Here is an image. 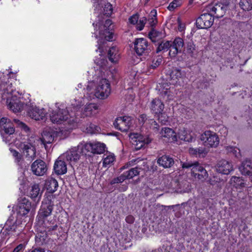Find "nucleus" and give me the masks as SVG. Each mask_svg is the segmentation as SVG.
I'll list each match as a JSON object with an SVG mask.
<instances>
[{"mask_svg":"<svg viewBox=\"0 0 252 252\" xmlns=\"http://www.w3.org/2000/svg\"><path fill=\"white\" fill-rule=\"evenodd\" d=\"M74 101L75 102L74 103L72 102L73 111L70 109L71 111L70 113L68 110L58 109L57 110L53 111L50 114L52 122L56 124L64 123V125H67L66 128L67 130L74 128L77 126L78 122V118L76 117L77 112L81 106V102L79 101L77 102L74 99Z\"/></svg>","mask_w":252,"mask_h":252,"instance_id":"obj_1","label":"nucleus"},{"mask_svg":"<svg viewBox=\"0 0 252 252\" xmlns=\"http://www.w3.org/2000/svg\"><path fill=\"white\" fill-rule=\"evenodd\" d=\"M54 203L51 199H44L40 206L37 216L38 221H41L43 227L47 229L48 231H51L57 229V225L55 224V220H51L50 221L45 220L51 215L54 208Z\"/></svg>","mask_w":252,"mask_h":252,"instance_id":"obj_2","label":"nucleus"},{"mask_svg":"<svg viewBox=\"0 0 252 252\" xmlns=\"http://www.w3.org/2000/svg\"><path fill=\"white\" fill-rule=\"evenodd\" d=\"M94 86V95L99 99H106L111 93L110 84L106 79L99 78L96 84L93 81L88 82L86 89L88 92H91Z\"/></svg>","mask_w":252,"mask_h":252,"instance_id":"obj_3","label":"nucleus"},{"mask_svg":"<svg viewBox=\"0 0 252 252\" xmlns=\"http://www.w3.org/2000/svg\"><path fill=\"white\" fill-rule=\"evenodd\" d=\"M182 166L183 168H190L192 176L200 180L204 181L208 176L207 171L198 162L186 161Z\"/></svg>","mask_w":252,"mask_h":252,"instance_id":"obj_4","label":"nucleus"},{"mask_svg":"<svg viewBox=\"0 0 252 252\" xmlns=\"http://www.w3.org/2000/svg\"><path fill=\"white\" fill-rule=\"evenodd\" d=\"M134 120L129 116H124L117 118L114 122V126L116 128L123 132H126L128 130H132L134 127Z\"/></svg>","mask_w":252,"mask_h":252,"instance_id":"obj_5","label":"nucleus"},{"mask_svg":"<svg viewBox=\"0 0 252 252\" xmlns=\"http://www.w3.org/2000/svg\"><path fill=\"white\" fill-rule=\"evenodd\" d=\"M200 139L205 146L209 148L217 147L220 142L218 135L215 132L210 130L204 132L201 135Z\"/></svg>","mask_w":252,"mask_h":252,"instance_id":"obj_6","label":"nucleus"},{"mask_svg":"<svg viewBox=\"0 0 252 252\" xmlns=\"http://www.w3.org/2000/svg\"><path fill=\"white\" fill-rule=\"evenodd\" d=\"M80 148H83L86 155L88 152L93 154H101L105 151V145L99 142L81 143Z\"/></svg>","mask_w":252,"mask_h":252,"instance_id":"obj_7","label":"nucleus"},{"mask_svg":"<svg viewBox=\"0 0 252 252\" xmlns=\"http://www.w3.org/2000/svg\"><path fill=\"white\" fill-rule=\"evenodd\" d=\"M112 24V22L111 20L108 19L106 20L103 26L104 31L101 30L99 32V36L101 39H99L98 41V49L99 50L100 52H102L101 45L102 43L101 40L104 39L105 40L108 41H110L113 40V34L112 32L113 28L111 27Z\"/></svg>","mask_w":252,"mask_h":252,"instance_id":"obj_8","label":"nucleus"},{"mask_svg":"<svg viewBox=\"0 0 252 252\" xmlns=\"http://www.w3.org/2000/svg\"><path fill=\"white\" fill-rule=\"evenodd\" d=\"M81 155H86L83 148H80V144L77 147L71 148L67 151L64 156L66 160L72 165L76 163L80 158Z\"/></svg>","mask_w":252,"mask_h":252,"instance_id":"obj_9","label":"nucleus"},{"mask_svg":"<svg viewBox=\"0 0 252 252\" xmlns=\"http://www.w3.org/2000/svg\"><path fill=\"white\" fill-rule=\"evenodd\" d=\"M0 94H1V97L3 101L9 99L14 95H22L18 91H16L13 88L12 83L8 81L7 82L0 84Z\"/></svg>","mask_w":252,"mask_h":252,"instance_id":"obj_10","label":"nucleus"},{"mask_svg":"<svg viewBox=\"0 0 252 252\" xmlns=\"http://www.w3.org/2000/svg\"><path fill=\"white\" fill-rule=\"evenodd\" d=\"M134 49L138 55H146L150 51L148 42L144 38H136L134 42Z\"/></svg>","mask_w":252,"mask_h":252,"instance_id":"obj_11","label":"nucleus"},{"mask_svg":"<svg viewBox=\"0 0 252 252\" xmlns=\"http://www.w3.org/2000/svg\"><path fill=\"white\" fill-rule=\"evenodd\" d=\"M19 147L27 160L31 161L35 158L36 149L32 144L28 142L21 143Z\"/></svg>","mask_w":252,"mask_h":252,"instance_id":"obj_12","label":"nucleus"},{"mask_svg":"<svg viewBox=\"0 0 252 252\" xmlns=\"http://www.w3.org/2000/svg\"><path fill=\"white\" fill-rule=\"evenodd\" d=\"M20 95L14 94L11 98L5 100L8 108L14 113L21 111L24 106V103L20 100Z\"/></svg>","mask_w":252,"mask_h":252,"instance_id":"obj_13","label":"nucleus"},{"mask_svg":"<svg viewBox=\"0 0 252 252\" xmlns=\"http://www.w3.org/2000/svg\"><path fill=\"white\" fill-rule=\"evenodd\" d=\"M214 18L210 13L201 14L196 20V27L198 29H208L212 26Z\"/></svg>","mask_w":252,"mask_h":252,"instance_id":"obj_14","label":"nucleus"},{"mask_svg":"<svg viewBox=\"0 0 252 252\" xmlns=\"http://www.w3.org/2000/svg\"><path fill=\"white\" fill-rule=\"evenodd\" d=\"M31 209V203L26 197L18 199V204L16 207V212L18 215L25 216L27 215Z\"/></svg>","mask_w":252,"mask_h":252,"instance_id":"obj_15","label":"nucleus"},{"mask_svg":"<svg viewBox=\"0 0 252 252\" xmlns=\"http://www.w3.org/2000/svg\"><path fill=\"white\" fill-rule=\"evenodd\" d=\"M217 171L222 174L228 175L233 171V166L231 162L225 159L218 161L217 165Z\"/></svg>","mask_w":252,"mask_h":252,"instance_id":"obj_16","label":"nucleus"},{"mask_svg":"<svg viewBox=\"0 0 252 252\" xmlns=\"http://www.w3.org/2000/svg\"><path fill=\"white\" fill-rule=\"evenodd\" d=\"M33 173L37 176H42L47 171V168L44 161L40 159L34 161L31 165Z\"/></svg>","mask_w":252,"mask_h":252,"instance_id":"obj_17","label":"nucleus"},{"mask_svg":"<svg viewBox=\"0 0 252 252\" xmlns=\"http://www.w3.org/2000/svg\"><path fill=\"white\" fill-rule=\"evenodd\" d=\"M160 137L163 140L174 142L177 141V136L175 131L171 128L169 127H162L159 132Z\"/></svg>","mask_w":252,"mask_h":252,"instance_id":"obj_18","label":"nucleus"},{"mask_svg":"<svg viewBox=\"0 0 252 252\" xmlns=\"http://www.w3.org/2000/svg\"><path fill=\"white\" fill-rule=\"evenodd\" d=\"M0 127L6 134L11 135L15 132V128L12 122L7 118L3 117L0 119Z\"/></svg>","mask_w":252,"mask_h":252,"instance_id":"obj_19","label":"nucleus"},{"mask_svg":"<svg viewBox=\"0 0 252 252\" xmlns=\"http://www.w3.org/2000/svg\"><path fill=\"white\" fill-rule=\"evenodd\" d=\"M184 41L179 37H176L171 43L169 54L171 57H175L181 50L184 46Z\"/></svg>","mask_w":252,"mask_h":252,"instance_id":"obj_20","label":"nucleus"},{"mask_svg":"<svg viewBox=\"0 0 252 252\" xmlns=\"http://www.w3.org/2000/svg\"><path fill=\"white\" fill-rule=\"evenodd\" d=\"M57 134L53 130H44L42 134V137L40 138L42 144L44 145L45 148H48L47 144H51L54 140Z\"/></svg>","mask_w":252,"mask_h":252,"instance_id":"obj_21","label":"nucleus"},{"mask_svg":"<svg viewBox=\"0 0 252 252\" xmlns=\"http://www.w3.org/2000/svg\"><path fill=\"white\" fill-rule=\"evenodd\" d=\"M133 136V138H135V140L133 142L135 143H133L135 145V148L136 150H140L143 147L145 144L147 145L151 141V139L147 137L139 136L137 133H133L130 136ZM133 139V137H131Z\"/></svg>","mask_w":252,"mask_h":252,"instance_id":"obj_22","label":"nucleus"},{"mask_svg":"<svg viewBox=\"0 0 252 252\" xmlns=\"http://www.w3.org/2000/svg\"><path fill=\"white\" fill-rule=\"evenodd\" d=\"M208 9H209L210 14H212V16L214 18H221L225 13L223 6L219 3L214 5L210 6Z\"/></svg>","mask_w":252,"mask_h":252,"instance_id":"obj_23","label":"nucleus"},{"mask_svg":"<svg viewBox=\"0 0 252 252\" xmlns=\"http://www.w3.org/2000/svg\"><path fill=\"white\" fill-rule=\"evenodd\" d=\"M178 136L180 139L188 142H192L195 137L194 134L192 133V131L187 128L180 129Z\"/></svg>","mask_w":252,"mask_h":252,"instance_id":"obj_24","label":"nucleus"},{"mask_svg":"<svg viewBox=\"0 0 252 252\" xmlns=\"http://www.w3.org/2000/svg\"><path fill=\"white\" fill-rule=\"evenodd\" d=\"M46 111L44 109H40L38 107H33L29 111L30 117L36 121L43 120L45 117Z\"/></svg>","mask_w":252,"mask_h":252,"instance_id":"obj_25","label":"nucleus"},{"mask_svg":"<svg viewBox=\"0 0 252 252\" xmlns=\"http://www.w3.org/2000/svg\"><path fill=\"white\" fill-rule=\"evenodd\" d=\"M42 192L43 191L41 190L39 185L34 184L32 186L29 194L32 199L38 202L41 199Z\"/></svg>","mask_w":252,"mask_h":252,"instance_id":"obj_26","label":"nucleus"},{"mask_svg":"<svg viewBox=\"0 0 252 252\" xmlns=\"http://www.w3.org/2000/svg\"><path fill=\"white\" fill-rule=\"evenodd\" d=\"M157 163L159 166L167 168L171 167L174 164V161L169 156L164 155L158 158Z\"/></svg>","mask_w":252,"mask_h":252,"instance_id":"obj_27","label":"nucleus"},{"mask_svg":"<svg viewBox=\"0 0 252 252\" xmlns=\"http://www.w3.org/2000/svg\"><path fill=\"white\" fill-rule=\"evenodd\" d=\"M150 108L153 113L158 114L163 111L164 105L160 99L155 98L151 102Z\"/></svg>","mask_w":252,"mask_h":252,"instance_id":"obj_28","label":"nucleus"},{"mask_svg":"<svg viewBox=\"0 0 252 252\" xmlns=\"http://www.w3.org/2000/svg\"><path fill=\"white\" fill-rule=\"evenodd\" d=\"M54 169L58 175L64 174L67 171L66 164L64 161L58 159L55 162Z\"/></svg>","mask_w":252,"mask_h":252,"instance_id":"obj_29","label":"nucleus"},{"mask_svg":"<svg viewBox=\"0 0 252 252\" xmlns=\"http://www.w3.org/2000/svg\"><path fill=\"white\" fill-rule=\"evenodd\" d=\"M120 53L118 48L116 46L110 48L108 52V57L109 61L112 63H117L120 59Z\"/></svg>","mask_w":252,"mask_h":252,"instance_id":"obj_30","label":"nucleus"},{"mask_svg":"<svg viewBox=\"0 0 252 252\" xmlns=\"http://www.w3.org/2000/svg\"><path fill=\"white\" fill-rule=\"evenodd\" d=\"M185 76V73L182 72L181 70L178 69H174L170 72V84L175 85L177 83L180 79Z\"/></svg>","mask_w":252,"mask_h":252,"instance_id":"obj_31","label":"nucleus"},{"mask_svg":"<svg viewBox=\"0 0 252 252\" xmlns=\"http://www.w3.org/2000/svg\"><path fill=\"white\" fill-rule=\"evenodd\" d=\"M98 106L95 103H89L85 107L83 116H91L97 112Z\"/></svg>","mask_w":252,"mask_h":252,"instance_id":"obj_32","label":"nucleus"},{"mask_svg":"<svg viewBox=\"0 0 252 252\" xmlns=\"http://www.w3.org/2000/svg\"><path fill=\"white\" fill-rule=\"evenodd\" d=\"M251 169H252V162L248 159L244 161L239 167L240 172L245 175H251L252 174V172L250 170Z\"/></svg>","mask_w":252,"mask_h":252,"instance_id":"obj_33","label":"nucleus"},{"mask_svg":"<svg viewBox=\"0 0 252 252\" xmlns=\"http://www.w3.org/2000/svg\"><path fill=\"white\" fill-rule=\"evenodd\" d=\"M149 37L152 42L156 43L160 41L164 37V35L161 32L152 29L149 33Z\"/></svg>","mask_w":252,"mask_h":252,"instance_id":"obj_34","label":"nucleus"},{"mask_svg":"<svg viewBox=\"0 0 252 252\" xmlns=\"http://www.w3.org/2000/svg\"><path fill=\"white\" fill-rule=\"evenodd\" d=\"M45 187L49 192H54L57 189L58 183L56 180L53 178H49L46 181Z\"/></svg>","mask_w":252,"mask_h":252,"instance_id":"obj_35","label":"nucleus"},{"mask_svg":"<svg viewBox=\"0 0 252 252\" xmlns=\"http://www.w3.org/2000/svg\"><path fill=\"white\" fill-rule=\"evenodd\" d=\"M140 169H141L140 168L136 166L134 168L130 169L128 171L124 172V174L126 177V179H132L134 176L139 175L140 173Z\"/></svg>","mask_w":252,"mask_h":252,"instance_id":"obj_36","label":"nucleus"},{"mask_svg":"<svg viewBox=\"0 0 252 252\" xmlns=\"http://www.w3.org/2000/svg\"><path fill=\"white\" fill-rule=\"evenodd\" d=\"M35 242L39 245H43L48 242V237L46 233H38L35 237Z\"/></svg>","mask_w":252,"mask_h":252,"instance_id":"obj_37","label":"nucleus"},{"mask_svg":"<svg viewBox=\"0 0 252 252\" xmlns=\"http://www.w3.org/2000/svg\"><path fill=\"white\" fill-rule=\"evenodd\" d=\"M187 52L192 57H195L197 55L198 51L193 42L190 41L187 43Z\"/></svg>","mask_w":252,"mask_h":252,"instance_id":"obj_38","label":"nucleus"},{"mask_svg":"<svg viewBox=\"0 0 252 252\" xmlns=\"http://www.w3.org/2000/svg\"><path fill=\"white\" fill-rule=\"evenodd\" d=\"M157 11L155 9L152 10L148 17V19L147 20L148 24L150 27H154L157 23L158 21L157 19Z\"/></svg>","mask_w":252,"mask_h":252,"instance_id":"obj_39","label":"nucleus"},{"mask_svg":"<svg viewBox=\"0 0 252 252\" xmlns=\"http://www.w3.org/2000/svg\"><path fill=\"white\" fill-rule=\"evenodd\" d=\"M158 47L157 49V52L158 53L161 51H167L169 48L171 49V43L169 41H159L158 43Z\"/></svg>","mask_w":252,"mask_h":252,"instance_id":"obj_40","label":"nucleus"},{"mask_svg":"<svg viewBox=\"0 0 252 252\" xmlns=\"http://www.w3.org/2000/svg\"><path fill=\"white\" fill-rule=\"evenodd\" d=\"M239 6L244 11L252 10V0H240Z\"/></svg>","mask_w":252,"mask_h":252,"instance_id":"obj_41","label":"nucleus"},{"mask_svg":"<svg viewBox=\"0 0 252 252\" xmlns=\"http://www.w3.org/2000/svg\"><path fill=\"white\" fill-rule=\"evenodd\" d=\"M115 158L113 154H104L103 158V166L107 167L113 162Z\"/></svg>","mask_w":252,"mask_h":252,"instance_id":"obj_42","label":"nucleus"},{"mask_svg":"<svg viewBox=\"0 0 252 252\" xmlns=\"http://www.w3.org/2000/svg\"><path fill=\"white\" fill-rule=\"evenodd\" d=\"M230 183L232 186L236 188L239 187H243L244 184L241 178L236 176H233L231 178Z\"/></svg>","mask_w":252,"mask_h":252,"instance_id":"obj_43","label":"nucleus"},{"mask_svg":"<svg viewBox=\"0 0 252 252\" xmlns=\"http://www.w3.org/2000/svg\"><path fill=\"white\" fill-rule=\"evenodd\" d=\"M225 150L227 153H232L234 156H235L237 158H239L241 156L240 149L236 147H234L230 146H226L225 147Z\"/></svg>","mask_w":252,"mask_h":252,"instance_id":"obj_44","label":"nucleus"},{"mask_svg":"<svg viewBox=\"0 0 252 252\" xmlns=\"http://www.w3.org/2000/svg\"><path fill=\"white\" fill-rule=\"evenodd\" d=\"M182 4V0H173L171 3H170L167 8L170 11H173L176 8L180 7Z\"/></svg>","mask_w":252,"mask_h":252,"instance_id":"obj_45","label":"nucleus"},{"mask_svg":"<svg viewBox=\"0 0 252 252\" xmlns=\"http://www.w3.org/2000/svg\"><path fill=\"white\" fill-rule=\"evenodd\" d=\"M99 128L95 125L90 124L89 126L86 127V132L88 133L93 134L98 131Z\"/></svg>","mask_w":252,"mask_h":252,"instance_id":"obj_46","label":"nucleus"},{"mask_svg":"<svg viewBox=\"0 0 252 252\" xmlns=\"http://www.w3.org/2000/svg\"><path fill=\"white\" fill-rule=\"evenodd\" d=\"M125 180H126V177L124 174H122L120 176L114 178L110 182L111 185H114L115 184H118L123 182Z\"/></svg>","mask_w":252,"mask_h":252,"instance_id":"obj_47","label":"nucleus"},{"mask_svg":"<svg viewBox=\"0 0 252 252\" xmlns=\"http://www.w3.org/2000/svg\"><path fill=\"white\" fill-rule=\"evenodd\" d=\"M147 20L145 17L141 18L139 21L138 20L137 23V29L139 31H141L143 29Z\"/></svg>","mask_w":252,"mask_h":252,"instance_id":"obj_48","label":"nucleus"},{"mask_svg":"<svg viewBox=\"0 0 252 252\" xmlns=\"http://www.w3.org/2000/svg\"><path fill=\"white\" fill-rule=\"evenodd\" d=\"M162 62V59L160 57H158L156 60L154 59L152 63L150 64L149 67L152 69H155Z\"/></svg>","mask_w":252,"mask_h":252,"instance_id":"obj_49","label":"nucleus"},{"mask_svg":"<svg viewBox=\"0 0 252 252\" xmlns=\"http://www.w3.org/2000/svg\"><path fill=\"white\" fill-rule=\"evenodd\" d=\"M104 13L107 16H110L113 12V7L112 4L110 3H108L105 5L104 8Z\"/></svg>","mask_w":252,"mask_h":252,"instance_id":"obj_50","label":"nucleus"},{"mask_svg":"<svg viewBox=\"0 0 252 252\" xmlns=\"http://www.w3.org/2000/svg\"><path fill=\"white\" fill-rule=\"evenodd\" d=\"M158 120L162 124H165L168 121V117L167 115L165 113H162L161 112L160 114H158Z\"/></svg>","mask_w":252,"mask_h":252,"instance_id":"obj_51","label":"nucleus"},{"mask_svg":"<svg viewBox=\"0 0 252 252\" xmlns=\"http://www.w3.org/2000/svg\"><path fill=\"white\" fill-rule=\"evenodd\" d=\"M14 122L20 127L23 128L25 131H28L29 130V128L28 127L27 125L24 123L21 122L19 120L14 119Z\"/></svg>","mask_w":252,"mask_h":252,"instance_id":"obj_52","label":"nucleus"},{"mask_svg":"<svg viewBox=\"0 0 252 252\" xmlns=\"http://www.w3.org/2000/svg\"><path fill=\"white\" fill-rule=\"evenodd\" d=\"M197 152L198 156L199 157H204L207 155L208 153L206 148L204 147L197 148Z\"/></svg>","mask_w":252,"mask_h":252,"instance_id":"obj_53","label":"nucleus"},{"mask_svg":"<svg viewBox=\"0 0 252 252\" xmlns=\"http://www.w3.org/2000/svg\"><path fill=\"white\" fill-rule=\"evenodd\" d=\"M10 151L12 156L15 158V159L17 162H19L21 159V156L19 153L15 150L10 149Z\"/></svg>","mask_w":252,"mask_h":252,"instance_id":"obj_54","label":"nucleus"},{"mask_svg":"<svg viewBox=\"0 0 252 252\" xmlns=\"http://www.w3.org/2000/svg\"><path fill=\"white\" fill-rule=\"evenodd\" d=\"M231 0H221L219 3L221 4V5L223 6L224 10L226 11L229 7Z\"/></svg>","mask_w":252,"mask_h":252,"instance_id":"obj_55","label":"nucleus"},{"mask_svg":"<svg viewBox=\"0 0 252 252\" xmlns=\"http://www.w3.org/2000/svg\"><path fill=\"white\" fill-rule=\"evenodd\" d=\"M139 17L137 14H134L129 17L128 20L130 24L135 25L137 24Z\"/></svg>","mask_w":252,"mask_h":252,"instance_id":"obj_56","label":"nucleus"},{"mask_svg":"<svg viewBox=\"0 0 252 252\" xmlns=\"http://www.w3.org/2000/svg\"><path fill=\"white\" fill-rule=\"evenodd\" d=\"M148 119H147V116L145 114H141L139 116L138 118V121L140 125H144V124L147 123L148 122Z\"/></svg>","mask_w":252,"mask_h":252,"instance_id":"obj_57","label":"nucleus"},{"mask_svg":"<svg viewBox=\"0 0 252 252\" xmlns=\"http://www.w3.org/2000/svg\"><path fill=\"white\" fill-rule=\"evenodd\" d=\"M189 154L191 156L198 157V152H197V148H189Z\"/></svg>","mask_w":252,"mask_h":252,"instance_id":"obj_58","label":"nucleus"},{"mask_svg":"<svg viewBox=\"0 0 252 252\" xmlns=\"http://www.w3.org/2000/svg\"><path fill=\"white\" fill-rule=\"evenodd\" d=\"M95 62L101 68H104L107 62V61L104 59H101L100 61H97V60H96Z\"/></svg>","mask_w":252,"mask_h":252,"instance_id":"obj_59","label":"nucleus"},{"mask_svg":"<svg viewBox=\"0 0 252 252\" xmlns=\"http://www.w3.org/2000/svg\"><path fill=\"white\" fill-rule=\"evenodd\" d=\"M25 248V245L23 244H20L18 245L13 251L12 252H20L23 250Z\"/></svg>","mask_w":252,"mask_h":252,"instance_id":"obj_60","label":"nucleus"},{"mask_svg":"<svg viewBox=\"0 0 252 252\" xmlns=\"http://www.w3.org/2000/svg\"><path fill=\"white\" fill-rule=\"evenodd\" d=\"M153 125L150 126V128H152L155 132L158 131V129L159 126L156 121H152Z\"/></svg>","mask_w":252,"mask_h":252,"instance_id":"obj_61","label":"nucleus"},{"mask_svg":"<svg viewBox=\"0 0 252 252\" xmlns=\"http://www.w3.org/2000/svg\"><path fill=\"white\" fill-rule=\"evenodd\" d=\"M126 222L131 224L134 222V218L132 216L129 215L126 218Z\"/></svg>","mask_w":252,"mask_h":252,"instance_id":"obj_62","label":"nucleus"},{"mask_svg":"<svg viewBox=\"0 0 252 252\" xmlns=\"http://www.w3.org/2000/svg\"><path fill=\"white\" fill-rule=\"evenodd\" d=\"M30 252H45V250L44 249L41 248H32Z\"/></svg>","mask_w":252,"mask_h":252,"instance_id":"obj_63","label":"nucleus"},{"mask_svg":"<svg viewBox=\"0 0 252 252\" xmlns=\"http://www.w3.org/2000/svg\"><path fill=\"white\" fill-rule=\"evenodd\" d=\"M162 87H163V92H164L165 93H166V91L170 89L169 88V85L167 83H164L162 84Z\"/></svg>","mask_w":252,"mask_h":252,"instance_id":"obj_64","label":"nucleus"}]
</instances>
